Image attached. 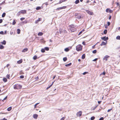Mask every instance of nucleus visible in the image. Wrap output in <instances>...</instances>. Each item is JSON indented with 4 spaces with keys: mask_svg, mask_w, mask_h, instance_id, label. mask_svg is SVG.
I'll return each mask as SVG.
<instances>
[{
    "mask_svg": "<svg viewBox=\"0 0 120 120\" xmlns=\"http://www.w3.org/2000/svg\"><path fill=\"white\" fill-rule=\"evenodd\" d=\"M82 48V46L80 45H79L76 47V49L77 51H81Z\"/></svg>",
    "mask_w": 120,
    "mask_h": 120,
    "instance_id": "1",
    "label": "nucleus"
},
{
    "mask_svg": "<svg viewBox=\"0 0 120 120\" xmlns=\"http://www.w3.org/2000/svg\"><path fill=\"white\" fill-rule=\"evenodd\" d=\"M22 87V86L18 84H16L14 86V88L15 89H20Z\"/></svg>",
    "mask_w": 120,
    "mask_h": 120,
    "instance_id": "2",
    "label": "nucleus"
},
{
    "mask_svg": "<svg viewBox=\"0 0 120 120\" xmlns=\"http://www.w3.org/2000/svg\"><path fill=\"white\" fill-rule=\"evenodd\" d=\"M101 39L104 41H106L108 39V37H103L101 38Z\"/></svg>",
    "mask_w": 120,
    "mask_h": 120,
    "instance_id": "3",
    "label": "nucleus"
},
{
    "mask_svg": "<svg viewBox=\"0 0 120 120\" xmlns=\"http://www.w3.org/2000/svg\"><path fill=\"white\" fill-rule=\"evenodd\" d=\"M109 56L108 55H106L103 58L104 60H105V61H106L107 60V58L109 57Z\"/></svg>",
    "mask_w": 120,
    "mask_h": 120,
    "instance_id": "4",
    "label": "nucleus"
},
{
    "mask_svg": "<svg viewBox=\"0 0 120 120\" xmlns=\"http://www.w3.org/2000/svg\"><path fill=\"white\" fill-rule=\"evenodd\" d=\"M20 13L22 14H26V11L25 10H22L20 11Z\"/></svg>",
    "mask_w": 120,
    "mask_h": 120,
    "instance_id": "5",
    "label": "nucleus"
},
{
    "mask_svg": "<svg viewBox=\"0 0 120 120\" xmlns=\"http://www.w3.org/2000/svg\"><path fill=\"white\" fill-rule=\"evenodd\" d=\"M86 11L90 15H93V13L92 12H91L89 10H86Z\"/></svg>",
    "mask_w": 120,
    "mask_h": 120,
    "instance_id": "6",
    "label": "nucleus"
},
{
    "mask_svg": "<svg viewBox=\"0 0 120 120\" xmlns=\"http://www.w3.org/2000/svg\"><path fill=\"white\" fill-rule=\"evenodd\" d=\"M66 6H63L59 8H57V10H61L62 9H65L66 8Z\"/></svg>",
    "mask_w": 120,
    "mask_h": 120,
    "instance_id": "7",
    "label": "nucleus"
},
{
    "mask_svg": "<svg viewBox=\"0 0 120 120\" xmlns=\"http://www.w3.org/2000/svg\"><path fill=\"white\" fill-rule=\"evenodd\" d=\"M82 113V112L81 111H79L77 113V116H80L81 115Z\"/></svg>",
    "mask_w": 120,
    "mask_h": 120,
    "instance_id": "8",
    "label": "nucleus"
},
{
    "mask_svg": "<svg viewBox=\"0 0 120 120\" xmlns=\"http://www.w3.org/2000/svg\"><path fill=\"white\" fill-rule=\"evenodd\" d=\"M70 30L71 32H74L76 30V29L74 28H70Z\"/></svg>",
    "mask_w": 120,
    "mask_h": 120,
    "instance_id": "9",
    "label": "nucleus"
},
{
    "mask_svg": "<svg viewBox=\"0 0 120 120\" xmlns=\"http://www.w3.org/2000/svg\"><path fill=\"white\" fill-rule=\"evenodd\" d=\"M38 115L37 114H34L33 115V117L35 119L37 118Z\"/></svg>",
    "mask_w": 120,
    "mask_h": 120,
    "instance_id": "10",
    "label": "nucleus"
},
{
    "mask_svg": "<svg viewBox=\"0 0 120 120\" xmlns=\"http://www.w3.org/2000/svg\"><path fill=\"white\" fill-rule=\"evenodd\" d=\"M28 50V49L27 48L24 49L22 51V52H25L27 51Z\"/></svg>",
    "mask_w": 120,
    "mask_h": 120,
    "instance_id": "11",
    "label": "nucleus"
},
{
    "mask_svg": "<svg viewBox=\"0 0 120 120\" xmlns=\"http://www.w3.org/2000/svg\"><path fill=\"white\" fill-rule=\"evenodd\" d=\"M106 43H105V42L103 41H102V43L100 44V45L101 46H102L103 45H106Z\"/></svg>",
    "mask_w": 120,
    "mask_h": 120,
    "instance_id": "12",
    "label": "nucleus"
},
{
    "mask_svg": "<svg viewBox=\"0 0 120 120\" xmlns=\"http://www.w3.org/2000/svg\"><path fill=\"white\" fill-rule=\"evenodd\" d=\"M1 43L2 44H4V45H5L6 44V41L5 40L3 41V42H0V43Z\"/></svg>",
    "mask_w": 120,
    "mask_h": 120,
    "instance_id": "13",
    "label": "nucleus"
},
{
    "mask_svg": "<svg viewBox=\"0 0 120 120\" xmlns=\"http://www.w3.org/2000/svg\"><path fill=\"white\" fill-rule=\"evenodd\" d=\"M22 62V60H19L17 61V63L19 64H20Z\"/></svg>",
    "mask_w": 120,
    "mask_h": 120,
    "instance_id": "14",
    "label": "nucleus"
},
{
    "mask_svg": "<svg viewBox=\"0 0 120 120\" xmlns=\"http://www.w3.org/2000/svg\"><path fill=\"white\" fill-rule=\"evenodd\" d=\"M43 34V33L41 32H39L38 34V36H42Z\"/></svg>",
    "mask_w": 120,
    "mask_h": 120,
    "instance_id": "15",
    "label": "nucleus"
},
{
    "mask_svg": "<svg viewBox=\"0 0 120 120\" xmlns=\"http://www.w3.org/2000/svg\"><path fill=\"white\" fill-rule=\"evenodd\" d=\"M69 50V49L68 48H66L65 49H64V50L66 52H68Z\"/></svg>",
    "mask_w": 120,
    "mask_h": 120,
    "instance_id": "16",
    "label": "nucleus"
},
{
    "mask_svg": "<svg viewBox=\"0 0 120 120\" xmlns=\"http://www.w3.org/2000/svg\"><path fill=\"white\" fill-rule=\"evenodd\" d=\"M84 31V29H83L79 33V34H78V35H80L82 33V32H83Z\"/></svg>",
    "mask_w": 120,
    "mask_h": 120,
    "instance_id": "17",
    "label": "nucleus"
},
{
    "mask_svg": "<svg viewBox=\"0 0 120 120\" xmlns=\"http://www.w3.org/2000/svg\"><path fill=\"white\" fill-rule=\"evenodd\" d=\"M70 28H74L75 27V26L73 24H72L70 26Z\"/></svg>",
    "mask_w": 120,
    "mask_h": 120,
    "instance_id": "18",
    "label": "nucleus"
},
{
    "mask_svg": "<svg viewBox=\"0 0 120 120\" xmlns=\"http://www.w3.org/2000/svg\"><path fill=\"white\" fill-rule=\"evenodd\" d=\"M40 21V18H39L35 22V23H37L38 22Z\"/></svg>",
    "mask_w": 120,
    "mask_h": 120,
    "instance_id": "19",
    "label": "nucleus"
},
{
    "mask_svg": "<svg viewBox=\"0 0 120 120\" xmlns=\"http://www.w3.org/2000/svg\"><path fill=\"white\" fill-rule=\"evenodd\" d=\"M85 58V54H83L82 56V59H84Z\"/></svg>",
    "mask_w": 120,
    "mask_h": 120,
    "instance_id": "20",
    "label": "nucleus"
},
{
    "mask_svg": "<svg viewBox=\"0 0 120 120\" xmlns=\"http://www.w3.org/2000/svg\"><path fill=\"white\" fill-rule=\"evenodd\" d=\"M11 109V107H10L8 108L7 110L8 111H10Z\"/></svg>",
    "mask_w": 120,
    "mask_h": 120,
    "instance_id": "21",
    "label": "nucleus"
},
{
    "mask_svg": "<svg viewBox=\"0 0 120 120\" xmlns=\"http://www.w3.org/2000/svg\"><path fill=\"white\" fill-rule=\"evenodd\" d=\"M71 63H70L69 64H66L65 66H66V67L69 66H70V65H71Z\"/></svg>",
    "mask_w": 120,
    "mask_h": 120,
    "instance_id": "22",
    "label": "nucleus"
},
{
    "mask_svg": "<svg viewBox=\"0 0 120 120\" xmlns=\"http://www.w3.org/2000/svg\"><path fill=\"white\" fill-rule=\"evenodd\" d=\"M20 30L19 29H17V33L18 34H19L20 33Z\"/></svg>",
    "mask_w": 120,
    "mask_h": 120,
    "instance_id": "23",
    "label": "nucleus"
},
{
    "mask_svg": "<svg viewBox=\"0 0 120 120\" xmlns=\"http://www.w3.org/2000/svg\"><path fill=\"white\" fill-rule=\"evenodd\" d=\"M65 0H60L59 1V3H58L59 4H60L62 2L65 1Z\"/></svg>",
    "mask_w": 120,
    "mask_h": 120,
    "instance_id": "24",
    "label": "nucleus"
},
{
    "mask_svg": "<svg viewBox=\"0 0 120 120\" xmlns=\"http://www.w3.org/2000/svg\"><path fill=\"white\" fill-rule=\"evenodd\" d=\"M3 80L4 82H6L7 81V79L6 78H4L3 79Z\"/></svg>",
    "mask_w": 120,
    "mask_h": 120,
    "instance_id": "25",
    "label": "nucleus"
},
{
    "mask_svg": "<svg viewBox=\"0 0 120 120\" xmlns=\"http://www.w3.org/2000/svg\"><path fill=\"white\" fill-rule=\"evenodd\" d=\"M62 32V30L61 29H60L59 30V31L58 32V33H59L61 34V33Z\"/></svg>",
    "mask_w": 120,
    "mask_h": 120,
    "instance_id": "26",
    "label": "nucleus"
},
{
    "mask_svg": "<svg viewBox=\"0 0 120 120\" xmlns=\"http://www.w3.org/2000/svg\"><path fill=\"white\" fill-rule=\"evenodd\" d=\"M5 15H6L5 13V12L2 15V17H4L5 16Z\"/></svg>",
    "mask_w": 120,
    "mask_h": 120,
    "instance_id": "27",
    "label": "nucleus"
},
{
    "mask_svg": "<svg viewBox=\"0 0 120 120\" xmlns=\"http://www.w3.org/2000/svg\"><path fill=\"white\" fill-rule=\"evenodd\" d=\"M4 47L2 45H0V49H3L4 48Z\"/></svg>",
    "mask_w": 120,
    "mask_h": 120,
    "instance_id": "28",
    "label": "nucleus"
},
{
    "mask_svg": "<svg viewBox=\"0 0 120 120\" xmlns=\"http://www.w3.org/2000/svg\"><path fill=\"white\" fill-rule=\"evenodd\" d=\"M37 58V56H34L33 57V59L34 60H36Z\"/></svg>",
    "mask_w": 120,
    "mask_h": 120,
    "instance_id": "29",
    "label": "nucleus"
},
{
    "mask_svg": "<svg viewBox=\"0 0 120 120\" xmlns=\"http://www.w3.org/2000/svg\"><path fill=\"white\" fill-rule=\"evenodd\" d=\"M77 17V18L78 19H81L82 18L81 15H80L78 16Z\"/></svg>",
    "mask_w": 120,
    "mask_h": 120,
    "instance_id": "30",
    "label": "nucleus"
},
{
    "mask_svg": "<svg viewBox=\"0 0 120 120\" xmlns=\"http://www.w3.org/2000/svg\"><path fill=\"white\" fill-rule=\"evenodd\" d=\"M67 60V59L66 57H64L63 58V60L64 61H66V60Z\"/></svg>",
    "mask_w": 120,
    "mask_h": 120,
    "instance_id": "31",
    "label": "nucleus"
},
{
    "mask_svg": "<svg viewBox=\"0 0 120 120\" xmlns=\"http://www.w3.org/2000/svg\"><path fill=\"white\" fill-rule=\"evenodd\" d=\"M79 2V0H76L75 2V3L76 4H78Z\"/></svg>",
    "mask_w": 120,
    "mask_h": 120,
    "instance_id": "32",
    "label": "nucleus"
},
{
    "mask_svg": "<svg viewBox=\"0 0 120 120\" xmlns=\"http://www.w3.org/2000/svg\"><path fill=\"white\" fill-rule=\"evenodd\" d=\"M45 49L46 50L48 51L49 50V48L48 47H45Z\"/></svg>",
    "mask_w": 120,
    "mask_h": 120,
    "instance_id": "33",
    "label": "nucleus"
},
{
    "mask_svg": "<svg viewBox=\"0 0 120 120\" xmlns=\"http://www.w3.org/2000/svg\"><path fill=\"white\" fill-rule=\"evenodd\" d=\"M116 39L120 40V36H117L116 38Z\"/></svg>",
    "mask_w": 120,
    "mask_h": 120,
    "instance_id": "34",
    "label": "nucleus"
},
{
    "mask_svg": "<svg viewBox=\"0 0 120 120\" xmlns=\"http://www.w3.org/2000/svg\"><path fill=\"white\" fill-rule=\"evenodd\" d=\"M95 118V117L94 116H93L92 117L90 118L91 120H94Z\"/></svg>",
    "mask_w": 120,
    "mask_h": 120,
    "instance_id": "35",
    "label": "nucleus"
},
{
    "mask_svg": "<svg viewBox=\"0 0 120 120\" xmlns=\"http://www.w3.org/2000/svg\"><path fill=\"white\" fill-rule=\"evenodd\" d=\"M41 52H45V49H42L41 50Z\"/></svg>",
    "mask_w": 120,
    "mask_h": 120,
    "instance_id": "36",
    "label": "nucleus"
},
{
    "mask_svg": "<svg viewBox=\"0 0 120 120\" xmlns=\"http://www.w3.org/2000/svg\"><path fill=\"white\" fill-rule=\"evenodd\" d=\"M107 30H105L104 32V34H106L107 33Z\"/></svg>",
    "mask_w": 120,
    "mask_h": 120,
    "instance_id": "37",
    "label": "nucleus"
},
{
    "mask_svg": "<svg viewBox=\"0 0 120 120\" xmlns=\"http://www.w3.org/2000/svg\"><path fill=\"white\" fill-rule=\"evenodd\" d=\"M97 52V51L96 50H95L92 51V53H95Z\"/></svg>",
    "mask_w": 120,
    "mask_h": 120,
    "instance_id": "38",
    "label": "nucleus"
},
{
    "mask_svg": "<svg viewBox=\"0 0 120 120\" xmlns=\"http://www.w3.org/2000/svg\"><path fill=\"white\" fill-rule=\"evenodd\" d=\"M16 23V22L15 20H14L12 22V24L13 25H14Z\"/></svg>",
    "mask_w": 120,
    "mask_h": 120,
    "instance_id": "39",
    "label": "nucleus"
},
{
    "mask_svg": "<svg viewBox=\"0 0 120 120\" xmlns=\"http://www.w3.org/2000/svg\"><path fill=\"white\" fill-rule=\"evenodd\" d=\"M39 104V103H37L36 104L34 105V108H36V106H37V105H38V104Z\"/></svg>",
    "mask_w": 120,
    "mask_h": 120,
    "instance_id": "40",
    "label": "nucleus"
},
{
    "mask_svg": "<svg viewBox=\"0 0 120 120\" xmlns=\"http://www.w3.org/2000/svg\"><path fill=\"white\" fill-rule=\"evenodd\" d=\"M40 8H41L40 7H38L36 8V9L37 10H38L40 9Z\"/></svg>",
    "mask_w": 120,
    "mask_h": 120,
    "instance_id": "41",
    "label": "nucleus"
},
{
    "mask_svg": "<svg viewBox=\"0 0 120 120\" xmlns=\"http://www.w3.org/2000/svg\"><path fill=\"white\" fill-rule=\"evenodd\" d=\"M109 8H107L106 10V11L107 12H108V11H109Z\"/></svg>",
    "mask_w": 120,
    "mask_h": 120,
    "instance_id": "42",
    "label": "nucleus"
},
{
    "mask_svg": "<svg viewBox=\"0 0 120 120\" xmlns=\"http://www.w3.org/2000/svg\"><path fill=\"white\" fill-rule=\"evenodd\" d=\"M0 34H4V33L3 31H1L0 32Z\"/></svg>",
    "mask_w": 120,
    "mask_h": 120,
    "instance_id": "43",
    "label": "nucleus"
},
{
    "mask_svg": "<svg viewBox=\"0 0 120 120\" xmlns=\"http://www.w3.org/2000/svg\"><path fill=\"white\" fill-rule=\"evenodd\" d=\"M105 74V72H104L102 73H101L100 75H104Z\"/></svg>",
    "mask_w": 120,
    "mask_h": 120,
    "instance_id": "44",
    "label": "nucleus"
},
{
    "mask_svg": "<svg viewBox=\"0 0 120 120\" xmlns=\"http://www.w3.org/2000/svg\"><path fill=\"white\" fill-rule=\"evenodd\" d=\"M20 78L21 79H23L24 78V76H23V75H21V76H20Z\"/></svg>",
    "mask_w": 120,
    "mask_h": 120,
    "instance_id": "45",
    "label": "nucleus"
},
{
    "mask_svg": "<svg viewBox=\"0 0 120 120\" xmlns=\"http://www.w3.org/2000/svg\"><path fill=\"white\" fill-rule=\"evenodd\" d=\"M25 18H21L20 19L21 20V21H22L23 20H24L25 19Z\"/></svg>",
    "mask_w": 120,
    "mask_h": 120,
    "instance_id": "46",
    "label": "nucleus"
},
{
    "mask_svg": "<svg viewBox=\"0 0 120 120\" xmlns=\"http://www.w3.org/2000/svg\"><path fill=\"white\" fill-rule=\"evenodd\" d=\"M65 118V117H63L60 120H64Z\"/></svg>",
    "mask_w": 120,
    "mask_h": 120,
    "instance_id": "47",
    "label": "nucleus"
},
{
    "mask_svg": "<svg viewBox=\"0 0 120 120\" xmlns=\"http://www.w3.org/2000/svg\"><path fill=\"white\" fill-rule=\"evenodd\" d=\"M112 12V10H110V9H109V13H111Z\"/></svg>",
    "mask_w": 120,
    "mask_h": 120,
    "instance_id": "48",
    "label": "nucleus"
},
{
    "mask_svg": "<svg viewBox=\"0 0 120 120\" xmlns=\"http://www.w3.org/2000/svg\"><path fill=\"white\" fill-rule=\"evenodd\" d=\"M10 77V75H7V77L8 78V79H9V77Z\"/></svg>",
    "mask_w": 120,
    "mask_h": 120,
    "instance_id": "49",
    "label": "nucleus"
},
{
    "mask_svg": "<svg viewBox=\"0 0 120 120\" xmlns=\"http://www.w3.org/2000/svg\"><path fill=\"white\" fill-rule=\"evenodd\" d=\"M88 73V72H84L82 74L83 75H85L86 74H87Z\"/></svg>",
    "mask_w": 120,
    "mask_h": 120,
    "instance_id": "50",
    "label": "nucleus"
},
{
    "mask_svg": "<svg viewBox=\"0 0 120 120\" xmlns=\"http://www.w3.org/2000/svg\"><path fill=\"white\" fill-rule=\"evenodd\" d=\"M20 11L19 12H18V13L17 14V16H19L20 15Z\"/></svg>",
    "mask_w": 120,
    "mask_h": 120,
    "instance_id": "51",
    "label": "nucleus"
},
{
    "mask_svg": "<svg viewBox=\"0 0 120 120\" xmlns=\"http://www.w3.org/2000/svg\"><path fill=\"white\" fill-rule=\"evenodd\" d=\"M108 25V26H109L110 24V22H107Z\"/></svg>",
    "mask_w": 120,
    "mask_h": 120,
    "instance_id": "52",
    "label": "nucleus"
},
{
    "mask_svg": "<svg viewBox=\"0 0 120 120\" xmlns=\"http://www.w3.org/2000/svg\"><path fill=\"white\" fill-rule=\"evenodd\" d=\"M7 96H6L2 100V101H3L4 100H6L7 99Z\"/></svg>",
    "mask_w": 120,
    "mask_h": 120,
    "instance_id": "53",
    "label": "nucleus"
},
{
    "mask_svg": "<svg viewBox=\"0 0 120 120\" xmlns=\"http://www.w3.org/2000/svg\"><path fill=\"white\" fill-rule=\"evenodd\" d=\"M104 118L103 117L99 119V120H103Z\"/></svg>",
    "mask_w": 120,
    "mask_h": 120,
    "instance_id": "54",
    "label": "nucleus"
},
{
    "mask_svg": "<svg viewBox=\"0 0 120 120\" xmlns=\"http://www.w3.org/2000/svg\"><path fill=\"white\" fill-rule=\"evenodd\" d=\"M0 120H7V119L5 118H4L3 119H0Z\"/></svg>",
    "mask_w": 120,
    "mask_h": 120,
    "instance_id": "55",
    "label": "nucleus"
},
{
    "mask_svg": "<svg viewBox=\"0 0 120 120\" xmlns=\"http://www.w3.org/2000/svg\"><path fill=\"white\" fill-rule=\"evenodd\" d=\"M97 60H98L97 58H96V59H94V60H93V61H95Z\"/></svg>",
    "mask_w": 120,
    "mask_h": 120,
    "instance_id": "56",
    "label": "nucleus"
},
{
    "mask_svg": "<svg viewBox=\"0 0 120 120\" xmlns=\"http://www.w3.org/2000/svg\"><path fill=\"white\" fill-rule=\"evenodd\" d=\"M112 110V108L111 109H108L107 111L108 112H110V111H111Z\"/></svg>",
    "mask_w": 120,
    "mask_h": 120,
    "instance_id": "57",
    "label": "nucleus"
},
{
    "mask_svg": "<svg viewBox=\"0 0 120 120\" xmlns=\"http://www.w3.org/2000/svg\"><path fill=\"white\" fill-rule=\"evenodd\" d=\"M3 22V20L2 19H0V23H1Z\"/></svg>",
    "mask_w": 120,
    "mask_h": 120,
    "instance_id": "58",
    "label": "nucleus"
},
{
    "mask_svg": "<svg viewBox=\"0 0 120 120\" xmlns=\"http://www.w3.org/2000/svg\"><path fill=\"white\" fill-rule=\"evenodd\" d=\"M52 85V84L51 85H50L49 86L48 88H50Z\"/></svg>",
    "mask_w": 120,
    "mask_h": 120,
    "instance_id": "59",
    "label": "nucleus"
},
{
    "mask_svg": "<svg viewBox=\"0 0 120 120\" xmlns=\"http://www.w3.org/2000/svg\"><path fill=\"white\" fill-rule=\"evenodd\" d=\"M10 34L12 35V34H13V32H11V31L10 32Z\"/></svg>",
    "mask_w": 120,
    "mask_h": 120,
    "instance_id": "60",
    "label": "nucleus"
},
{
    "mask_svg": "<svg viewBox=\"0 0 120 120\" xmlns=\"http://www.w3.org/2000/svg\"><path fill=\"white\" fill-rule=\"evenodd\" d=\"M10 66V64H7L6 65V67H8Z\"/></svg>",
    "mask_w": 120,
    "mask_h": 120,
    "instance_id": "61",
    "label": "nucleus"
},
{
    "mask_svg": "<svg viewBox=\"0 0 120 120\" xmlns=\"http://www.w3.org/2000/svg\"><path fill=\"white\" fill-rule=\"evenodd\" d=\"M111 16H109V19H111Z\"/></svg>",
    "mask_w": 120,
    "mask_h": 120,
    "instance_id": "62",
    "label": "nucleus"
},
{
    "mask_svg": "<svg viewBox=\"0 0 120 120\" xmlns=\"http://www.w3.org/2000/svg\"><path fill=\"white\" fill-rule=\"evenodd\" d=\"M82 44L84 45H85V42H83L82 43Z\"/></svg>",
    "mask_w": 120,
    "mask_h": 120,
    "instance_id": "63",
    "label": "nucleus"
},
{
    "mask_svg": "<svg viewBox=\"0 0 120 120\" xmlns=\"http://www.w3.org/2000/svg\"><path fill=\"white\" fill-rule=\"evenodd\" d=\"M35 79H37H37H39V78H38V76H37V77L35 78Z\"/></svg>",
    "mask_w": 120,
    "mask_h": 120,
    "instance_id": "64",
    "label": "nucleus"
}]
</instances>
